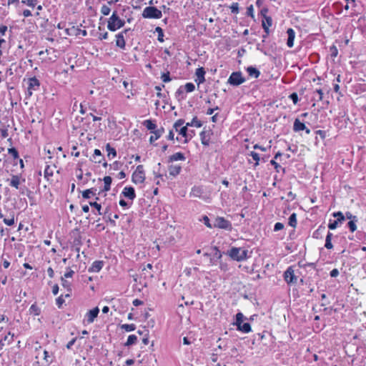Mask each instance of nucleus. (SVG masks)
<instances>
[{
    "label": "nucleus",
    "instance_id": "25",
    "mask_svg": "<svg viewBox=\"0 0 366 366\" xmlns=\"http://www.w3.org/2000/svg\"><path fill=\"white\" fill-rule=\"evenodd\" d=\"M305 129H306L305 124L300 122L299 119H295L293 124V130L295 132H299L300 131H303Z\"/></svg>",
    "mask_w": 366,
    "mask_h": 366
},
{
    "label": "nucleus",
    "instance_id": "13",
    "mask_svg": "<svg viewBox=\"0 0 366 366\" xmlns=\"http://www.w3.org/2000/svg\"><path fill=\"white\" fill-rule=\"evenodd\" d=\"M130 29H124L123 31L119 33L116 35V45L117 46L124 49L126 46V42L124 36V34H127Z\"/></svg>",
    "mask_w": 366,
    "mask_h": 366
},
{
    "label": "nucleus",
    "instance_id": "47",
    "mask_svg": "<svg viewBox=\"0 0 366 366\" xmlns=\"http://www.w3.org/2000/svg\"><path fill=\"white\" fill-rule=\"evenodd\" d=\"M338 54V50L335 46H332L330 49V55L331 58L334 60L335 57H337Z\"/></svg>",
    "mask_w": 366,
    "mask_h": 366
},
{
    "label": "nucleus",
    "instance_id": "10",
    "mask_svg": "<svg viewBox=\"0 0 366 366\" xmlns=\"http://www.w3.org/2000/svg\"><path fill=\"white\" fill-rule=\"evenodd\" d=\"M335 217H337L336 219H330L328 224V228L330 229H335L337 227L339 223H342L343 221V214L341 212H335L333 214Z\"/></svg>",
    "mask_w": 366,
    "mask_h": 366
},
{
    "label": "nucleus",
    "instance_id": "2",
    "mask_svg": "<svg viewBox=\"0 0 366 366\" xmlns=\"http://www.w3.org/2000/svg\"><path fill=\"white\" fill-rule=\"evenodd\" d=\"M227 254L234 260L237 262L244 261L249 257L248 255V250L241 247H232L228 252Z\"/></svg>",
    "mask_w": 366,
    "mask_h": 366
},
{
    "label": "nucleus",
    "instance_id": "51",
    "mask_svg": "<svg viewBox=\"0 0 366 366\" xmlns=\"http://www.w3.org/2000/svg\"><path fill=\"white\" fill-rule=\"evenodd\" d=\"M110 166V168L117 171L118 169H119L122 166V163L118 162V161H115L113 164H109Z\"/></svg>",
    "mask_w": 366,
    "mask_h": 366
},
{
    "label": "nucleus",
    "instance_id": "49",
    "mask_svg": "<svg viewBox=\"0 0 366 366\" xmlns=\"http://www.w3.org/2000/svg\"><path fill=\"white\" fill-rule=\"evenodd\" d=\"M44 360L47 362L48 364H50L53 362L52 357L49 355V352L46 350L44 351Z\"/></svg>",
    "mask_w": 366,
    "mask_h": 366
},
{
    "label": "nucleus",
    "instance_id": "12",
    "mask_svg": "<svg viewBox=\"0 0 366 366\" xmlns=\"http://www.w3.org/2000/svg\"><path fill=\"white\" fill-rule=\"evenodd\" d=\"M212 132L211 129L204 130L200 133L201 142L204 146H209Z\"/></svg>",
    "mask_w": 366,
    "mask_h": 366
},
{
    "label": "nucleus",
    "instance_id": "7",
    "mask_svg": "<svg viewBox=\"0 0 366 366\" xmlns=\"http://www.w3.org/2000/svg\"><path fill=\"white\" fill-rule=\"evenodd\" d=\"M214 227L226 229L228 231H231L232 229V223L222 217H217L215 219L214 223L213 224Z\"/></svg>",
    "mask_w": 366,
    "mask_h": 366
},
{
    "label": "nucleus",
    "instance_id": "57",
    "mask_svg": "<svg viewBox=\"0 0 366 366\" xmlns=\"http://www.w3.org/2000/svg\"><path fill=\"white\" fill-rule=\"evenodd\" d=\"M340 86L338 84H334V91L336 93V95H337V101H340V96H341V94H340Z\"/></svg>",
    "mask_w": 366,
    "mask_h": 366
},
{
    "label": "nucleus",
    "instance_id": "3",
    "mask_svg": "<svg viewBox=\"0 0 366 366\" xmlns=\"http://www.w3.org/2000/svg\"><path fill=\"white\" fill-rule=\"evenodd\" d=\"M244 320H247V317H245L242 312H237L235 315V322L233 325L237 326V330L244 333H248L252 330L251 325L249 322H244Z\"/></svg>",
    "mask_w": 366,
    "mask_h": 366
},
{
    "label": "nucleus",
    "instance_id": "52",
    "mask_svg": "<svg viewBox=\"0 0 366 366\" xmlns=\"http://www.w3.org/2000/svg\"><path fill=\"white\" fill-rule=\"evenodd\" d=\"M230 9L232 13L238 14L239 13V4L237 2H234L230 6Z\"/></svg>",
    "mask_w": 366,
    "mask_h": 366
},
{
    "label": "nucleus",
    "instance_id": "44",
    "mask_svg": "<svg viewBox=\"0 0 366 366\" xmlns=\"http://www.w3.org/2000/svg\"><path fill=\"white\" fill-rule=\"evenodd\" d=\"M20 193L21 194H26L30 199L32 198V197H31L32 192L31 190H29L28 188H26V187L20 188Z\"/></svg>",
    "mask_w": 366,
    "mask_h": 366
},
{
    "label": "nucleus",
    "instance_id": "50",
    "mask_svg": "<svg viewBox=\"0 0 366 366\" xmlns=\"http://www.w3.org/2000/svg\"><path fill=\"white\" fill-rule=\"evenodd\" d=\"M184 89L187 92H192L195 89V86L193 83L188 82L184 85Z\"/></svg>",
    "mask_w": 366,
    "mask_h": 366
},
{
    "label": "nucleus",
    "instance_id": "30",
    "mask_svg": "<svg viewBox=\"0 0 366 366\" xmlns=\"http://www.w3.org/2000/svg\"><path fill=\"white\" fill-rule=\"evenodd\" d=\"M96 192L97 189L95 188L86 189L82 192V197L84 199H89L91 195H96Z\"/></svg>",
    "mask_w": 366,
    "mask_h": 366
},
{
    "label": "nucleus",
    "instance_id": "55",
    "mask_svg": "<svg viewBox=\"0 0 366 366\" xmlns=\"http://www.w3.org/2000/svg\"><path fill=\"white\" fill-rule=\"evenodd\" d=\"M110 8L109 6H107V5H103L102 6V9H101V12L103 15L104 16H107L110 13Z\"/></svg>",
    "mask_w": 366,
    "mask_h": 366
},
{
    "label": "nucleus",
    "instance_id": "22",
    "mask_svg": "<svg viewBox=\"0 0 366 366\" xmlns=\"http://www.w3.org/2000/svg\"><path fill=\"white\" fill-rule=\"evenodd\" d=\"M272 19L270 16H265L264 20L262 22V28L267 34H269V27L272 26Z\"/></svg>",
    "mask_w": 366,
    "mask_h": 366
},
{
    "label": "nucleus",
    "instance_id": "58",
    "mask_svg": "<svg viewBox=\"0 0 366 366\" xmlns=\"http://www.w3.org/2000/svg\"><path fill=\"white\" fill-rule=\"evenodd\" d=\"M4 222L8 225V226H11L14 224V215L11 216V218H4L3 219Z\"/></svg>",
    "mask_w": 366,
    "mask_h": 366
},
{
    "label": "nucleus",
    "instance_id": "5",
    "mask_svg": "<svg viewBox=\"0 0 366 366\" xmlns=\"http://www.w3.org/2000/svg\"><path fill=\"white\" fill-rule=\"evenodd\" d=\"M142 15L145 19H160L162 16V11L154 6L144 8Z\"/></svg>",
    "mask_w": 366,
    "mask_h": 366
},
{
    "label": "nucleus",
    "instance_id": "46",
    "mask_svg": "<svg viewBox=\"0 0 366 366\" xmlns=\"http://www.w3.org/2000/svg\"><path fill=\"white\" fill-rule=\"evenodd\" d=\"M270 164L274 166L277 172H279L282 170L284 173L285 172V168L282 167L277 162H276L274 159L270 161Z\"/></svg>",
    "mask_w": 366,
    "mask_h": 366
},
{
    "label": "nucleus",
    "instance_id": "21",
    "mask_svg": "<svg viewBox=\"0 0 366 366\" xmlns=\"http://www.w3.org/2000/svg\"><path fill=\"white\" fill-rule=\"evenodd\" d=\"M28 90H37L39 87V81L36 77L29 79Z\"/></svg>",
    "mask_w": 366,
    "mask_h": 366
},
{
    "label": "nucleus",
    "instance_id": "29",
    "mask_svg": "<svg viewBox=\"0 0 366 366\" xmlns=\"http://www.w3.org/2000/svg\"><path fill=\"white\" fill-rule=\"evenodd\" d=\"M103 158L102 152L99 149H96L94 152L93 154V161L95 163L100 164L102 162V159Z\"/></svg>",
    "mask_w": 366,
    "mask_h": 366
},
{
    "label": "nucleus",
    "instance_id": "11",
    "mask_svg": "<svg viewBox=\"0 0 366 366\" xmlns=\"http://www.w3.org/2000/svg\"><path fill=\"white\" fill-rule=\"evenodd\" d=\"M347 218L349 219L347 225L350 230L353 232L357 229L356 222H357V218L356 216H353L350 212H347L345 213V219Z\"/></svg>",
    "mask_w": 366,
    "mask_h": 366
},
{
    "label": "nucleus",
    "instance_id": "1",
    "mask_svg": "<svg viewBox=\"0 0 366 366\" xmlns=\"http://www.w3.org/2000/svg\"><path fill=\"white\" fill-rule=\"evenodd\" d=\"M184 124V120L179 119L175 122L173 125V128L176 132H178L183 137H184V143L187 144L195 134L194 130H188L189 126L182 127Z\"/></svg>",
    "mask_w": 366,
    "mask_h": 366
},
{
    "label": "nucleus",
    "instance_id": "36",
    "mask_svg": "<svg viewBox=\"0 0 366 366\" xmlns=\"http://www.w3.org/2000/svg\"><path fill=\"white\" fill-rule=\"evenodd\" d=\"M137 341V337L134 335H131L128 337L127 341L124 344L126 347H129L135 344Z\"/></svg>",
    "mask_w": 366,
    "mask_h": 366
},
{
    "label": "nucleus",
    "instance_id": "35",
    "mask_svg": "<svg viewBox=\"0 0 366 366\" xmlns=\"http://www.w3.org/2000/svg\"><path fill=\"white\" fill-rule=\"evenodd\" d=\"M203 193V189L200 187H194L192 189L191 195L194 197H200Z\"/></svg>",
    "mask_w": 366,
    "mask_h": 366
},
{
    "label": "nucleus",
    "instance_id": "62",
    "mask_svg": "<svg viewBox=\"0 0 366 366\" xmlns=\"http://www.w3.org/2000/svg\"><path fill=\"white\" fill-rule=\"evenodd\" d=\"M284 228V224L281 222H277L274 226V231L277 232Z\"/></svg>",
    "mask_w": 366,
    "mask_h": 366
},
{
    "label": "nucleus",
    "instance_id": "56",
    "mask_svg": "<svg viewBox=\"0 0 366 366\" xmlns=\"http://www.w3.org/2000/svg\"><path fill=\"white\" fill-rule=\"evenodd\" d=\"M246 14L248 16H250L252 17V19L254 18V8H253V6L252 5H250L249 6H248L247 8V12H246Z\"/></svg>",
    "mask_w": 366,
    "mask_h": 366
},
{
    "label": "nucleus",
    "instance_id": "24",
    "mask_svg": "<svg viewBox=\"0 0 366 366\" xmlns=\"http://www.w3.org/2000/svg\"><path fill=\"white\" fill-rule=\"evenodd\" d=\"M164 132V129L163 127H161L159 129H157L154 131H152V133L154 134V136H151L149 138V142L152 144L154 141L158 139Z\"/></svg>",
    "mask_w": 366,
    "mask_h": 366
},
{
    "label": "nucleus",
    "instance_id": "41",
    "mask_svg": "<svg viewBox=\"0 0 366 366\" xmlns=\"http://www.w3.org/2000/svg\"><path fill=\"white\" fill-rule=\"evenodd\" d=\"M249 155L251 156L252 157V159L255 161L254 167L258 166L259 164V161H260V158H259V154L255 152H251L249 154Z\"/></svg>",
    "mask_w": 366,
    "mask_h": 366
},
{
    "label": "nucleus",
    "instance_id": "53",
    "mask_svg": "<svg viewBox=\"0 0 366 366\" xmlns=\"http://www.w3.org/2000/svg\"><path fill=\"white\" fill-rule=\"evenodd\" d=\"M21 3L29 6L34 7L37 4V0H23Z\"/></svg>",
    "mask_w": 366,
    "mask_h": 366
},
{
    "label": "nucleus",
    "instance_id": "15",
    "mask_svg": "<svg viewBox=\"0 0 366 366\" xmlns=\"http://www.w3.org/2000/svg\"><path fill=\"white\" fill-rule=\"evenodd\" d=\"M122 194L129 199H134L136 197L135 190L132 187H126L123 189Z\"/></svg>",
    "mask_w": 366,
    "mask_h": 366
},
{
    "label": "nucleus",
    "instance_id": "14",
    "mask_svg": "<svg viewBox=\"0 0 366 366\" xmlns=\"http://www.w3.org/2000/svg\"><path fill=\"white\" fill-rule=\"evenodd\" d=\"M99 312V309L96 307L94 309L89 310L86 315V321L88 324L92 323L94 320L97 317Z\"/></svg>",
    "mask_w": 366,
    "mask_h": 366
},
{
    "label": "nucleus",
    "instance_id": "61",
    "mask_svg": "<svg viewBox=\"0 0 366 366\" xmlns=\"http://www.w3.org/2000/svg\"><path fill=\"white\" fill-rule=\"evenodd\" d=\"M64 300L62 295L59 296L56 300V305L58 306L59 308L61 307V306L64 304Z\"/></svg>",
    "mask_w": 366,
    "mask_h": 366
},
{
    "label": "nucleus",
    "instance_id": "4",
    "mask_svg": "<svg viewBox=\"0 0 366 366\" xmlns=\"http://www.w3.org/2000/svg\"><path fill=\"white\" fill-rule=\"evenodd\" d=\"M124 24V20L119 18L117 11H114L108 21L107 28L112 31H115L116 30L123 27Z\"/></svg>",
    "mask_w": 366,
    "mask_h": 366
},
{
    "label": "nucleus",
    "instance_id": "34",
    "mask_svg": "<svg viewBox=\"0 0 366 366\" xmlns=\"http://www.w3.org/2000/svg\"><path fill=\"white\" fill-rule=\"evenodd\" d=\"M297 224V214L295 213H292L289 217L288 224L295 228L296 227Z\"/></svg>",
    "mask_w": 366,
    "mask_h": 366
},
{
    "label": "nucleus",
    "instance_id": "28",
    "mask_svg": "<svg viewBox=\"0 0 366 366\" xmlns=\"http://www.w3.org/2000/svg\"><path fill=\"white\" fill-rule=\"evenodd\" d=\"M247 71L252 77L258 78L260 75L259 71L256 67L252 66L247 67Z\"/></svg>",
    "mask_w": 366,
    "mask_h": 366
},
{
    "label": "nucleus",
    "instance_id": "37",
    "mask_svg": "<svg viewBox=\"0 0 366 366\" xmlns=\"http://www.w3.org/2000/svg\"><path fill=\"white\" fill-rule=\"evenodd\" d=\"M332 234L330 233V232H328L327 233V235L326 237V239H325V247L328 249H330L332 248V244L331 242V240H332Z\"/></svg>",
    "mask_w": 366,
    "mask_h": 366
},
{
    "label": "nucleus",
    "instance_id": "33",
    "mask_svg": "<svg viewBox=\"0 0 366 366\" xmlns=\"http://www.w3.org/2000/svg\"><path fill=\"white\" fill-rule=\"evenodd\" d=\"M312 98L315 101H322L323 99V92H322V89H316L314 92Z\"/></svg>",
    "mask_w": 366,
    "mask_h": 366
},
{
    "label": "nucleus",
    "instance_id": "64",
    "mask_svg": "<svg viewBox=\"0 0 366 366\" xmlns=\"http://www.w3.org/2000/svg\"><path fill=\"white\" fill-rule=\"evenodd\" d=\"M1 135L3 138H6L8 137V130L6 129H0Z\"/></svg>",
    "mask_w": 366,
    "mask_h": 366
},
{
    "label": "nucleus",
    "instance_id": "48",
    "mask_svg": "<svg viewBox=\"0 0 366 366\" xmlns=\"http://www.w3.org/2000/svg\"><path fill=\"white\" fill-rule=\"evenodd\" d=\"M8 152L14 157V159H19V152L16 148L11 147L8 149Z\"/></svg>",
    "mask_w": 366,
    "mask_h": 366
},
{
    "label": "nucleus",
    "instance_id": "17",
    "mask_svg": "<svg viewBox=\"0 0 366 366\" xmlns=\"http://www.w3.org/2000/svg\"><path fill=\"white\" fill-rule=\"evenodd\" d=\"M104 266V262L102 260H96L94 261L92 266L89 268L88 271L89 272H99Z\"/></svg>",
    "mask_w": 366,
    "mask_h": 366
},
{
    "label": "nucleus",
    "instance_id": "38",
    "mask_svg": "<svg viewBox=\"0 0 366 366\" xmlns=\"http://www.w3.org/2000/svg\"><path fill=\"white\" fill-rule=\"evenodd\" d=\"M29 312L31 314L38 316L40 315L41 310L36 304H33L29 308Z\"/></svg>",
    "mask_w": 366,
    "mask_h": 366
},
{
    "label": "nucleus",
    "instance_id": "32",
    "mask_svg": "<svg viewBox=\"0 0 366 366\" xmlns=\"http://www.w3.org/2000/svg\"><path fill=\"white\" fill-rule=\"evenodd\" d=\"M187 126L189 127H196L197 128H199L202 126V123L201 121H199L197 117H194L191 122H187Z\"/></svg>",
    "mask_w": 366,
    "mask_h": 366
},
{
    "label": "nucleus",
    "instance_id": "42",
    "mask_svg": "<svg viewBox=\"0 0 366 366\" xmlns=\"http://www.w3.org/2000/svg\"><path fill=\"white\" fill-rule=\"evenodd\" d=\"M155 31L158 34V41H160V42H163L164 41V32H163V29L159 27V26H157L155 28Z\"/></svg>",
    "mask_w": 366,
    "mask_h": 366
},
{
    "label": "nucleus",
    "instance_id": "9",
    "mask_svg": "<svg viewBox=\"0 0 366 366\" xmlns=\"http://www.w3.org/2000/svg\"><path fill=\"white\" fill-rule=\"evenodd\" d=\"M284 279L288 284H296L297 277L295 274L294 269L292 267H289L284 272Z\"/></svg>",
    "mask_w": 366,
    "mask_h": 366
},
{
    "label": "nucleus",
    "instance_id": "45",
    "mask_svg": "<svg viewBox=\"0 0 366 366\" xmlns=\"http://www.w3.org/2000/svg\"><path fill=\"white\" fill-rule=\"evenodd\" d=\"M121 328L127 332L134 331L136 329V326L134 324H124L121 326Z\"/></svg>",
    "mask_w": 366,
    "mask_h": 366
},
{
    "label": "nucleus",
    "instance_id": "31",
    "mask_svg": "<svg viewBox=\"0 0 366 366\" xmlns=\"http://www.w3.org/2000/svg\"><path fill=\"white\" fill-rule=\"evenodd\" d=\"M143 125L147 127V129L148 130H150L152 132V131L156 130V128H157V125L151 119L145 120L143 122Z\"/></svg>",
    "mask_w": 366,
    "mask_h": 366
},
{
    "label": "nucleus",
    "instance_id": "43",
    "mask_svg": "<svg viewBox=\"0 0 366 366\" xmlns=\"http://www.w3.org/2000/svg\"><path fill=\"white\" fill-rule=\"evenodd\" d=\"M89 205L91 207H94L97 210L99 215H102V213L101 212L102 205H101L100 203H98L97 201L96 202H89Z\"/></svg>",
    "mask_w": 366,
    "mask_h": 366
},
{
    "label": "nucleus",
    "instance_id": "27",
    "mask_svg": "<svg viewBox=\"0 0 366 366\" xmlns=\"http://www.w3.org/2000/svg\"><path fill=\"white\" fill-rule=\"evenodd\" d=\"M212 249L214 250V254H213V257L210 258V263L214 264L216 263L215 259H219L222 258V255L221 252L219 250V249L217 247H214Z\"/></svg>",
    "mask_w": 366,
    "mask_h": 366
},
{
    "label": "nucleus",
    "instance_id": "8",
    "mask_svg": "<svg viewBox=\"0 0 366 366\" xmlns=\"http://www.w3.org/2000/svg\"><path fill=\"white\" fill-rule=\"evenodd\" d=\"M245 81L240 71L232 72L229 76L227 83L232 86H239Z\"/></svg>",
    "mask_w": 366,
    "mask_h": 366
},
{
    "label": "nucleus",
    "instance_id": "63",
    "mask_svg": "<svg viewBox=\"0 0 366 366\" xmlns=\"http://www.w3.org/2000/svg\"><path fill=\"white\" fill-rule=\"evenodd\" d=\"M74 274V272L72 269H71L70 268H68V271L64 274V277H65V278L72 277Z\"/></svg>",
    "mask_w": 366,
    "mask_h": 366
},
{
    "label": "nucleus",
    "instance_id": "6",
    "mask_svg": "<svg viewBox=\"0 0 366 366\" xmlns=\"http://www.w3.org/2000/svg\"><path fill=\"white\" fill-rule=\"evenodd\" d=\"M132 180L134 184L143 183L145 180V174L143 165H138L132 174Z\"/></svg>",
    "mask_w": 366,
    "mask_h": 366
},
{
    "label": "nucleus",
    "instance_id": "23",
    "mask_svg": "<svg viewBox=\"0 0 366 366\" xmlns=\"http://www.w3.org/2000/svg\"><path fill=\"white\" fill-rule=\"evenodd\" d=\"M186 159V157L184 156V154L182 152H177L172 155H171L170 157H169V159H168V162H175V161H184Z\"/></svg>",
    "mask_w": 366,
    "mask_h": 366
},
{
    "label": "nucleus",
    "instance_id": "26",
    "mask_svg": "<svg viewBox=\"0 0 366 366\" xmlns=\"http://www.w3.org/2000/svg\"><path fill=\"white\" fill-rule=\"evenodd\" d=\"M20 183H21V177L19 175H12L11 176V178L10 182H9V185L11 187L20 189V188H21V187H19Z\"/></svg>",
    "mask_w": 366,
    "mask_h": 366
},
{
    "label": "nucleus",
    "instance_id": "16",
    "mask_svg": "<svg viewBox=\"0 0 366 366\" xmlns=\"http://www.w3.org/2000/svg\"><path fill=\"white\" fill-rule=\"evenodd\" d=\"M205 70L203 67H199L197 69L195 74L197 76V79H195V81L197 83V84H202L205 81Z\"/></svg>",
    "mask_w": 366,
    "mask_h": 366
},
{
    "label": "nucleus",
    "instance_id": "60",
    "mask_svg": "<svg viewBox=\"0 0 366 366\" xmlns=\"http://www.w3.org/2000/svg\"><path fill=\"white\" fill-rule=\"evenodd\" d=\"M289 97L295 104H296L299 101L298 95L295 92L292 93Z\"/></svg>",
    "mask_w": 366,
    "mask_h": 366
},
{
    "label": "nucleus",
    "instance_id": "59",
    "mask_svg": "<svg viewBox=\"0 0 366 366\" xmlns=\"http://www.w3.org/2000/svg\"><path fill=\"white\" fill-rule=\"evenodd\" d=\"M202 220H203L204 224L207 227H209V228H212V227H213V225H212V224H210V220H209V217H208L207 216H206V215L203 216V217H202Z\"/></svg>",
    "mask_w": 366,
    "mask_h": 366
},
{
    "label": "nucleus",
    "instance_id": "40",
    "mask_svg": "<svg viewBox=\"0 0 366 366\" xmlns=\"http://www.w3.org/2000/svg\"><path fill=\"white\" fill-rule=\"evenodd\" d=\"M106 149L108 152V157H110L111 155L112 157H114L117 156V151L114 148L112 147L109 144H107L106 145Z\"/></svg>",
    "mask_w": 366,
    "mask_h": 366
},
{
    "label": "nucleus",
    "instance_id": "20",
    "mask_svg": "<svg viewBox=\"0 0 366 366\" xmlns=\"http://www.w3.org/2000/svg\"><path fill=\"white\" fill-rule=\"evenodd\" d=\"M169 172L171 176L176 177L182 171V167L178 164H171L169 166Z\"/></svg>",
    "mask_w": 366,
    "mask_h": 366
},
{
    "label": "nucleus",
    "instance_id": "19",
    "mask_svg": "<svg viewBox=\"0 0 366 366\" xmlns=\"http://www.w3.org/2000/svg\"><path fill=\"white\" fill-rule=\"evenodd\" d=\"M287 34L288 36L287 41V45L288 47L291 48L294 45V39L295 37V32L292 28H290L287 29Z\"/></svg>",
    "mask_w": 366,
    "mask_h": 366
},
{
    "label": "nucleus",
    "instance_id": "39",
    "mask_svg": "<svg viewBox=\"0 0 366 366\" xmlns=\"http://www.w3.org/2000/svg\"><path fill=\"white\" fill-rule=\"evenodd\" d=\"M61 285L62 286L66 289V290L69 292H71V283L69 282H68L67 280H66L64 279V277H61Z\"/></svg>",
    "mask_w": 366,
    "mask_h": 366
},
{
    "label": "nucleus",
    "instance_id": "18",
    "mask_svg": "<svg viewBox=\"0 0 366 366\" xmlns=\"http://www.w3.org/2000/svg\"><path fill=\"white\" fill-rule=\"evenodd\" d=\"M103 180H104V188L99 192V193H98L99 195H100L104 192L109 191L110 188H111V184L112 182V177L110 176H106L104 177Z\"/></svg>",
    "mask_w": 366,
    "mask_h": 366
},
{
    "label": "nucleus",
    "instance_id": "54",
    "mask_svg": "<svg viewBox=\"0 0 366 366\" xmlns=\"http://www.w3.org/2000/svg\"><path fill=\"white\" fill-rule=\"evenodd\" d=\"M161 79L165 83L170 81H171V78H170L169 72L167 71L166 73H163L162 74Z\"/></svg>",
    "mask_w": 366,
    "mask_h": 366
}]
</instances>
